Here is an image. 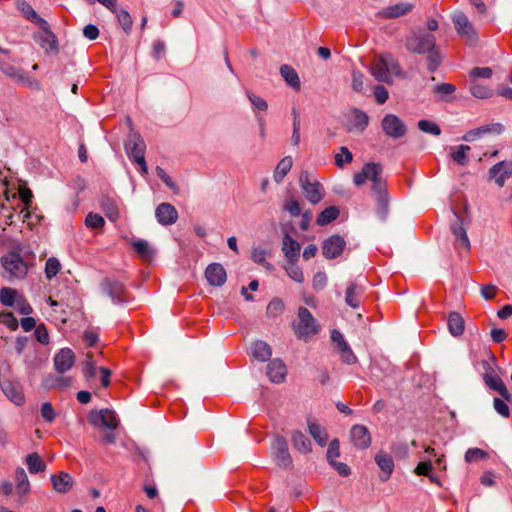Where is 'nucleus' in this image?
I'll list each match as a JSON object with an SVG mask.
<instances>
[{"label":"nucleus","mask_w":512,"mask_h":512,"mask_svg":"<svg viewBox=\"0 0 512 512\" xmlns=\"http://www.w3.org/2000/svg\"><path fill=\"white\" fill-rule=\"evenodd\" d=\"M367 180L372 182V191L376 195L377 212L381 218L388 213V191L386 180L382 177V166L378 163H367L362 170L354 175L356 186L363 185Z\"/></svg>","instance_id":"f257e3e1"},{"label":"nucleus","mask_w":512,"mask_h":512,"mask_svg":"<svg viewBox=\"0 0 512 512\" xmlns=\"http://www.w3.org/2000/svg\"><path fill=\"white\" fill-rule=\"evenodd\" d=\"M495 365L496 358L494 356H490L488 360L481 361V366L484 369L483 380L490 389L497 391L505 401L510 402L512 395L506 388L504 382L495 372Z\"/></svg>","instance_id":"f03ea898"},{"label":"nucleus","mask_w":512,"mask_h":512,"mask_svg":"<svg viewBox=\"0 0 512 512\" xmlns=\"http://www.w3.org/2000/svg\"><path fill=\"white\" fill-rule=\"evenodd\" d=\"M1 264L4 269L3 276L9 281L13 279H24L28 273V264L19 253L9 252L1 257Z\"/></svg>","instance_id":"7ed1b4c3"},{"label":"nucleus","mask_w":512,"mask_h":512,"mask_svg":"<svg viewBox=\"0 0 512 512\" xmlns=\"http://www.w3.org/2000/svg\"><path fill=\"white\" fill-rule=\"evenodd\" d=\"M292 328L296 337L301 340H307L320 330L316 319L305 307L298 309V321L293 323Z\"/></svg>","instance_id":"20e7f679"},{"label":"nucleus","mask_w":512,"mask_h":512,"mask_svg":"<svg viewBox=\"0 0 512 512\" xmlns=\"http://www.w3.org/2000/svg\"><path fill=\"white\" fill-rule=\"evenodd\" d=\"M435 45V37L421 29L411 31L405 40L407 50L416 54H425L435 48Z\"/></svg>","instance_id":"39448f33"},{"label":"nucleus","mask_w":512,"mask_h":512,"mask_svg":"<svg viewBox=\"0 0 512 512\" xmlns=\"http://www.w3.org/2000/svg\"><path fill=\"white\" fill-rule=\"evenodd\" d=\"M145 149L143 138L138 133L131 132L125 143V151L127 156L140 166L141 173L144 175L148 173L144 156Z\"/></svg>","instance_id":"423d86ee"},{"label":"nucleus","mask_w":512,"mask_h":512,"mask_svg":"<svg viewBox=\"0 0 512 512\" xmlns=\"http://www.w3.org/2000/svg\"><path fill=\"white\" fill-rule=\"evenodd\" d=\"M100 287L102 292L116 305H123L131 300L125 285L114 278H105Z\"/></svg>","instance_id":"0eeeda50"},{"label":"nucleus","mask_w":512,"mask_h":512,"mask_svg":"<svg viewBox=\"0 0 512 512\" xmlns=\"http://www.w3.org/2000/svg\"><path fill=\"white\" fill-rule=\"evenodd\" d=\"M456 218L450 226V230L454 236V248L458 253L469 252L471 248L470 240L464 227L463 220L456 212H453Z\"/></svg>","instance_id":"6e6552de"},{"label":"nucleus","mask_w":512,"mask_h":512,"mask_svg":"<svg viewBox=\"0 0 512 512\" xmlns=\"http://www.w3.org/2000/svg\"><path fill=\"white\" fill-rule=\"evenodd\" d=\"M299 182L306 199L310 203L317 204L322 200L324 196L323 186L317 181L312 182L307 172L301 173Z\"/></svg>","instance_id":"1a4fd4ad"},{"label":"nucleus","mask_w":512,"mask_h":512,"mask_svg":"<svg viewBox=\"0 0 512 512\" xmlns=\"http://www.w3.org/2000/svg\"><path fill=\"white\" fill-rule=\"evenodd\" d=\"M383 132L393 139L402 138L407 131L405 123L394 114H387L381 122Z\"/></svg>","instance_id":"9d476101"},{"label":"nucleus","mask_w":512,"mask_h":512,"mask_svg":"<svg viewBox=\"0 0 512 512\" xmlns=\"http://www.w3.org/2000/svg\"><path fill=\"white\" fill-rule=\"evenodd\" d=\"M89 422L95 427H104L114 430L119 425V420L114 411L109 409H101L100 411H93L89 415Z\"/></svg>","instance_id":"9b49d317"},{"label":"nucleus","mask_w":512,"mask_h":512,"mask_svg":"<svg viewBox=\"0 0 512 512\" xmlns=\"http://www.w3.org/2000/svg\"><path fill=\"white\" fill-rule=\"evenodd\" d=\"M42 31L35 36V41L45 50L46 53L58 52L57 39L54 33L49 29L48 23L44 19H39Z\"/></svg>","instance_id":"f8f14e48"},{"label":"nucleus","mask_w":512,"mask_h":512,"mask_svg":"<svg viewBox=\"0 0 512 512\" xmlns=\"http://www.w3.org/2000/svg\"><path fill=\"white\" fill-rule=\"evenodd\" d=\"M370 71L377 81L386 84L393 83V77L388 71L387 54L376 56L371 64Z\"/></svg>","instance_id":"ddd939ff"},{"label":"nucleus","mask_w":512,"mask_h":512,"mask_svg":"<svg viewBox=\"0 0 512 512\" xmlns=\"http://www.w3.org/2000/svg\"><path fill=\"white\" fill-rule=\"evenodd\" d=\"M331 339L336 346L337 352L340 354L341 360L346 364H354L357 358L351 350L349 344L344 339V336L338 330H333Z\"/></svg>","instance_id":"4468645a"},{"label":"nucleus","mask_w":512,"mask_h":512,"mask_svg":"<svg viewBox=\"0 0 512 512\" xmlns=\"http://www.w3.org/2000/svg\"><path fill=\"white\" fill-rule=\"evenodd\" d=\"M346 246V242L340 235H332L325 239L322 244V253L327 259H334L340 256Z\"/></svg>","instance_id":"2eb2a0df"},{"label":"nucleus","mask_w":512,"mask_h":512,"mask_svg":"<svg viewBox=\"0 0 512 512\" xmlns=\"http://www.w3.org/2000/svg\"><path fill=\"white\" fill-rule=\"evenodd\" d=\"M414 8L410 2H399L381 9L377 15L383 19H394L409 14Z\"/></svg>","instance_id":"dca6fc26"},{"label":"nucleus","mask_w":512,"mask_h":512,"mask_svg":"<svg viewBox=\"0 0 512 512\" xmlns=\"http://www.w3.org/2000/svg\"><path fill=\"white\" fill-rule=\"evenodd\" d=\"M275 450V460L278 466L288 468L292 464V459L288 450V445L285 438L278 436L273 443Z\"/></svg>","instance_id":"f3484780"},{"label":"nucleus","mask_w":512,"mask_h":512,"mask_svg":"<svg viewBox=\"0 0 512 512\" xmlns=\"http://www.w3.org/2000/svg\"><path fill=\"white\" fill-rule=\"evenodd\" d=\"M155 216L161 225L168 226L176 223L178 212L172 204L164 202L157 206Z\"/></svg>","instance_id":"a211bd4d"},{"label":"nucleus","mask_w":512,"mask_h":512,"mask_svg":"<svg viewBox=\"0 0 512 512\" xmlns=\"http://www.w3.org/2000/svg\"><path fill=\"white\" fill-rule=\"evenodd\" d=\"M489 176L494 179L499 187H503L506 179L512 176V160L509 162L501 161L495 164L489 170Z\"/></svg>","instance_id":"6ab92c4d"},{"label":"nucleus","mask_w":512,"mask_h":512,"mask_svg":"<svg viewBox=\"0 0 512 512\" xmlns=\"http://www.w3.org/2000/svg\"><path fill=\"white\" fill-rule=\"evenodd\" d=\"M75 363V354L70 348L61 349L54 357V367L59 374L70 370Z\"/></svg>","instance_id":"aec40b11"},{"label":"nucleus","mask_w":512,"mask_h":512,"mask_svg":"<svg viewBox=\"0 0 512 512\" xmlns=\"http://www.w3.org/2000/svg\"><path fill=\"white\" fill-rule=\"evenodd\" d=\"M205 277L212 286L220 287L227 279L226 270L219 263H212L205 270Z\"/></svg>","instance_id":"412c9836"},{"label":"nucleus","mask_w":512,"mask_h":512,"mask_svg":"<svg viewBox=\"0 0 512 512\" xmlns=\"http://www.w3.org/2000/svg\"><path fill=\"white\" fill-rule=\"evenodd\" d=\"M453 23L457 32L465 37L467 40L473 41L475 39V32L472 24L467 16L462 12H457L453 15Z\"/></svg>","instance_id":"4be33fe9"},{"label":"nucleus","mask_w":512,"mask_h":512,"mask_svg":"<svg viewBox=\"0 0 512 512\" xmlns=\"http://www.w3.org/2000/svg\"><path fill=\"white\" fill-rule=\"evenodd\" d=\"M350 437L354 446L360 449L368 448L371 443L369 430L364 425H354L351 428Z\"/></svg>","instance_id":"5701e85b"},{"label":"nucleus","mask_w":512,"mask_h":512,"mask_svg":"<svg viewBox=\"0 0 512 512\" xmlns=\"http://www.w3.org/2000/svg\"><path fill=\"white\" fill-rule=\"evenodd\" d=\"M369 123L368 115L360 109H353L347 123V130L352 132H363Z\"/></svg>","instance_id":"b1692460"},{"label":"nucleus","mask_w":512,"mask_h":512,"mask_svg":"<svg viewBox=\"0 0 512 512\" xmlns=\"http://www.w3.org/2000/svg\"><path fill=\"white\" fill-rule=\"evenodd\" d=\"M266 374L271 382L282 383L287 375L286 365L280 359H273L267 365Z\"/></svg>","instance_id":"393cba45"},{"label":"nucleus","mask_w":512,"mask_h":512,"mask_svg":"<svg viewBox=\"0 0 512 512\" xmlns=\"http://www.w3.org/2000/svg\"><path fill=\"white\" fill-rule=\"evenodd\" d=\"M503 130H504V127L500 123L487 124V125H484V126H481V127H478L476 129L466 132L463 135L462 139L464 141L471 142V141H474L477 138L482 137L483 135L488 134V133L500 134V133H502Z\"/></svg>","instance_id":"a878e982"},{"label":"nucleus","mask_w":512,"mask_h":512,"mask_svg":"<svg viewBox=\"0 0 512 512\" xmlns=\"http://www.w3.org/2000/svg\"><path fill=\"white\" fill-rule=\"evenodd\" d=\"M0 386L4 394L16 405H21L24 402V396L19 385L11 382L10 380H0Z\"/></svg>","instance_id":"bb28decb"},{"label":"nucleus","mask_w":512,"mask_h":512,"mask_svg":"<svg viewBox=\"0 0 512 512\" xmlns=\"http://www.w3.org/2000/svg\"><path fill=\"white\" fill-rule=\"evenodd\" d=\"M51 482L53 489L58 493L69 492L74 484L73 478L66 472L51 475Z\"/></svg>","instance_id":"cd10ccee"},{"label":"nucleus","mask_w":512,"mask_h":512,"mask_svg":"<svg viewBox=\"0 0 512 512\" xmlns=\"http://www.w3.org/2000/svg\"><path fill=\"white\" fill-rule=\"evenodd\" d=\"M300 244L290 235L285 234L282 241V251L288 261H297L300 255Z\"/></svg>","instance_id":"c85d7f7f"},{"label":"nucleus","mask_w":512,"mask_h":512,"mask_svg":"<svg viewBox=\"0 0 512 512\" xmlns=\"http://www.w3.org/2000/svg\"><path fill=\"white\" fill-rule=\"evenodd\" d=\"M364 293V288L355 283L351 282L345 291V302L352 308H358L361 303V297Z\"/></svg>","instance_id":"c756f323"},{"label":"nucleus","mask_w":512,"mask_h":512,"mask_svg":"<svg viewBox=\"0 0 512 512\" xmlns=\"http://www.w3.org/2000/svg\"><path fill=\"white\" fill-rule=\"evenodd\" d=\"M375 461L383 473V475L380 476V479L382 481H387L394 469L392 457L387 453H379L375 456Z\"/></svg>","instance_id":"7c9ffc66"},{"label":"nucleus","mask_w":512,"mask_h":512,"mask_svg":"<svg viewBox=\"0 0 512 512\" xmlns=\"http://www.w3.org/2000/svg\"><path fill=\"white\" fill-rule=\"evenodd\" d=\"M448 330L453 336H460L465 329V322L462 316L457 312H451L448 316Z\"/></svg>","instance_id":"2f4dec72"},{"label":"nucleus","mask_w":512,"mask_h":512,"mask_svg":"<svg viewBox=\"0 0 512 512\" xmlns=\"http://www.w3.org/2000/svg\"><path fill=\"white\" fill-rule=\"evenodd\" d=\"M251 350L253 357L261 362L269 360L272 355L271 347L261 340L254 342Z\"/></svg>","instance_id":"473e14b6"},{"label":"nucleus","mask_w":512,"mask_h":512,"mask_svg":"<svg viewBox=\"0 0 512 512\" xmlns=\"http://www.w3.org/2000/svg\"><path fill=\"white\" fill-rule=\"evenodd\" d=\"M101 208L103 212L105 213L106 217L112 221L116 222L120 217V212L118 205L115 200L105 197L102 198L100 202Z\"/></svg>","instance_id":"72a5a7b5"},{"label":"nucleus","mask_w":512,"mask_h":512,"mask_svg":"<svg viewBox=\"0 0 512 512\" xmlns=\"http://www.w3.org/2000/svg\"><path fill=\"white\" fill-rule=\"evenodd\" d=\"M292 165H293V160H292L291 156H285L284 158H282L274 170V174H273L274 181L276 183L282 182L284 177L291 170Z\"/></svg>","instance_id":"f704fd0d"},{"label":"nucleus","mask_w":512,"mask_h":512,"mask_svg":"<svg viewBox=\"0 0 512 512\" xmlns=\"http://www.w3.org/2000/svg\"><path fill=\"white\" fill-rule=\"evenodd\" d=\"M281 76L295 90H299L301 83L296 70L290 65L284 64L280 67Z\"/></svg>","instance_id":"c9c22d12"},{"label":"nucleus","mask_w":512,"mask_h":512,"mask_svg":"<svg viewBox=\"0 0 512 512\" xmlns=\"http://www.w3.org/2000/svg\"><path fill=\"white\" fill-rule=\"evenodd\" d=\"M72 381H73L72 377H69V376L49 375L44 379L43 383L46 388L62 389V388L69 387L72 384Z\"/></svg>","instance_id":"e433bc0d"},{"label":"nucleus","mask_w":512,"mask_h":512,"mask_svg":"<svg viewBox=\"0 0 512 512\" xmlns=\"http://www.w3.org/2000/svg\"><path fill=\"white\" fill-rule=\"evenodd\" d=\"M309 433L314 440L320 445L325 446L328 441V434L326 430L319 424L309 421L308 422Z\"/></svg>","instance_id":"4c0bfd02"},{"label":"nucleus","mask_w":512,"mask_h":512,"mask_svg":"<svg viewBox=\"0 0 512 512\" xmlns=\"http://www.w3.org/2000/svg\"><path fill=\"white\" fill-rule=\"evenodd\" d=\"M26 464L31 474L43 472L46 469V464L41 459L38 453H30L26 456Z\"/></svg>","instance_id":"58836bf2"},{"label":"nucleus","mask_w":512,"mask_h":512,"mask_svg":"<svg viewBox=\"0 0 512 512\" xmlns=\"http://www.w3.org/2000/svg\"><path fill=\"white\" fill-rule=\"evenodd\" d=\"M287 275L295 282L302 284L305 280L302 268L297 264V261H288L284 266Z\"/></svg>","instance_id":"ea45409f"},{"label":"nucleus","mask_w":512,"mask_h":512,"mask_svg":"<svg viewBox=\"0 0 512 512\" xmlns=\"http://www.w3.org/2000/svg\"><path fill=\"white\" fill-rule=\"evenodd\" d=\"M15 479L17 482V492L20 495H26L30 491V483L25 470L21 467L15 471Z\"/></svg>","instance_id":"a19ab883"},{"label":"nucleus","mask_w":512,"mask_h":512,"mask_svg":"<svg viewBox=\"0 0 512 512\" xmlns=\"http://www.w3.org/2000/svg\"><path fill=\"white\" fill-rule=\"evenodd\" d=\"M292 443L294 448L302 453H308L311 451L310 440L300 431H295L292 434Z\"/></svg>","instance_id":"79ce46f5"},{"label":"nucleus","mask_w":512,"mask_h":512,"mask_svg":"<svg viewBox=\"0 0 512 512\" xmlns=\"http://www.w3.org/2000/svg\"><path fill=\"white\" fill-rule=\"evenodd\" d=\"M339 215V210L335 206L324 209L317 217L316 222L318 225H326L335 220Z\"/></svg>","instance_id":"37998d69"},{"label":"nucleus","mask_w":512,"mask_h":512,"mask_svg":"<svg viewBox=\"0 0 512 512\" xmlns=\"http://www.w3.org/2000/svg\"><path fill=\"white\" fill-rule=\"evenodd\" d=\"M16 6L23 13V15L30 21H35L39 23V19H42L40 16H38V14L32 8V6L25 0H17Z\"/></svg>","instance_id":"c03bdc74"},{"label":"nucleus","mask_w":512,"mask_h":512,"mask_svg":"<svg viewBox=\"0 0 512 512\" xmlns=\"http://www.w3.org/2000/svg\"><path fill=\"white\" fill-rule=\"evenodd\" d=\"M114 13L116 14L117 20L121 25L122 29L128 34L131 31L133 25L131 15L129 14L128 11L124 9L118 10L117 8L116 12Z\"/></svg>","instance_id":"a18cd8bd"},{"label":"nucleus","mask_w":512,"mask_h":512,"mask_svg":"<svg viewBox=\"0 0 512 512\" xmlns=\"http://www.w3.org/2000/svg\"><path fill=\"white\" fill-rule=\"evenodd\" d=\"M17 296V290L10 287H3L0 289V302L8 307H12L15 304Z\"/></svg>","instance_id":"49530a36"},{"label":"nucleus","mask_w":512,"mask_h":512,"mask_svg":"<svg viewBox=\"0 0 512 512\" xmlns=\"http://www.w3.org/2000/svg\"><path fill=\"white\" fill-rule=\"evenodd\" d=\"M470 92L474 97L479 99H486L493 95V92L490 88L474 81L470 85Z\"/></svg>","instance_id":"de8ad7c7"},{"label":"nucleus","mask_w":512,"mask_h":512,"mask_svg":"<svg viewBox=\"0 0 512 512\" xmlns=\"http://www.w3.org/2000/svg\"><path fill=\"white\" fill-rule=\"evenodd\" d=\"M61 269V264L59 260L55 257H50L47 259L45 264V275L47 279H52L55 277Z\"/></svg>","instance_id":"09e8293b"},{"label":"nucleus","mask_w":512,"mask_h":512,"mask_svg":"<svg viewBox=\"0 0 512 512\" xmlns=\"http://www.w3.org/2000/svg\"><path fill=\"white\" fill-rule=\"evenodd\" d=\"M284 311V302L279 298L272 299L266 309L269 317H277Z\"/></svg>","instance_id":"8fccbe9b"},{"label":"nucleus","mask_w":512,"mask_h":512,"mask_svg":"<svg viewBox=\"0 0 512 512\" xmlns=\"http://www.w3.org/2000/svg\"><path fill=\"white\" fill-rule=\"evenodd\" d=\"M85 225L91 229H99L105 225V220L100 214L90 212L86 216Z\"/></svg>","instance_id":"3c124183"},{"label":"nucleus","mask_w":512,"mask_h":512,"mask_svg":"<svg viewBox=\"0 0 512 512\" xmlns=\"http://www.w3.org/2000/svg\"><path fill=\"white\" fill-rule=\"evenodd\" d=\"M266 255H267V252L265 249H262L259 247L253 248L252 254H251V259L255 263L263 265L267 269H272V265L266 261Z\"/></svg>","instance_id":"603ef678"},{"label":"nucleus","mask_w":512,"mask_h":512,"mask_svg":"<svg viewBox=\"0 0 512 512\" xmlns=\"http://www.w3.org/2000/svg\"><path fill=\"white\" fill-rule=\"evenodd\" d=\"M471 150V147L468 145H460L451 153L452 159L460 165H465L467 163L466 153Z\"/></svg>","instance_id":"864d4df0"},{"label":"nucleus","mask_w":512,"mask_h":512,"mask_svg":"<svg viewBox=\"0 0 512 512\" xmlns=\"http://www.w3.org/2000/svg\"><path fill=\"white\" fill-rule=\"evenodd\" d=\"M418 128L425 133H429L435 136H439L441 134L440 127L429 120H420L418 122Z\"/></svg>","instance_id":"5fc2aeb1"},{"label":"nucleus","mask_w":512,"mask_h":512,"mask_svg":"<svg viewBox=\"0 0 512 512\" xmlns=\"http://www.w3.org/2000/svg\"><path fill=\"white\" fill-rule=\"evenodd\" d=\"M83 373L86 379H92L96 376V366L93 361L91 353L86 355V360L83 364Z\"/></svg>","instance_id":"6e6d98bb"},{"label":"nucleus","mask_w":512,"mask_h":512,"mask_svg":"<svg viewBox=\"0 0 512 512\" xmlns=\"http://www.w3.org/2000/svg\"><path fill=\"white\" fill-rule=\"evenodd\" d=\"M134 250L145 259H148L152 256V250L149 247V244L145 240H138L133 242Z\"/></svg>","instance_id":"4d7b16f0"},{"label":"nucleus","mask_w":512,"mask_h":512,"mask_svg":"<svg viewBox=\"0 0 512 512\" xmlns=\"http://www.w3.org/2000/svg\"><path fill=\"white\" fill-rule=\"evenodd\" d=\"M487 453L480 448H470L465 453V461L468 463L476 462L480 459H485Z\"/></svg>","instance_id":"13d9d810"},{"label":"nucleus","mask_w":512,"mask_h":512,"mask_svg":"<svg viewBox=\"0 0 512 512\" xmlns=\"http://www.w3.org/2000/svg\"><path fill=\"white\" fill-rule=\"evenodd\" d=\"M426 53H428V57H427L428 69L431 72H433L441 64V56L435 48H432L430 51H427Z\"/></svg>","instance_id":"bf43d9fd"},{"label":"nucleus","mask_w":512,"mask_h":512,"mask_svg":"<svg viewBox=\"0 0 512 512\" xmlns=\"http://www.w3.org/2000/svg\"><path fill=\"white\" fill-rule=\"evenodd\" d=\"M0 324H4L10 330H16L18 328V320L13 316L11 312L0 313Z\"/></svg>","instance_id":"052dcab7"},{"label":"nucleus","mask_w":512,"mask_h":512,"mask_svg":"<svg viewBox=\"0 0 512 512\" xmlns=\"http://www.w3.org/2000/svg\"><path fill=\"white\" fill-rule=\"evenodd\" d=\"M247 96L254 109L259 111H266L268 109V104L262 97L250 92H247Z\"/></svg>","instance_id":"680f3d73"},{"label":"nucleus","mask_w":512,"mask_h":512,"mask_svg":"<svg viewBox=\"0 0 512 512\" xmlns=\"http://www.w3.org/2000/svg\"><path fill=\"white\" fill-rule=\"evenodd\" d=\"M0 68H1L2 72L10 78L17 79V80L23 79V75L21 74V72L9 63H2L0 65Z\"/></svg>","instance_id":"e2e57ef3"},{"label":"nucleus","mask_w":512,"mask_h":512,"mask_svg":"<svg viewBox=\"0 0 512 512\" xmlns=\"http://www.w3.org/2000/svg\"><path fill=\"white\" fill-rule=\"evenodd\" d=\"M493 406L496 412L504 418H508L510 416V409L506 402L500 398H494Z\"/></svg>","instance_id":"0e129e2a"},{"label":"nucleus","mask_w":512,"mask_h":512,"mask_svg":"<svg viewBox=\"0 0 512 512\" xmlns=\"http://www.w3.org/2000/svg\"><path fill=\"white\" fill-rule=\"evenodd\" d=\"M387 63H388V71L391 75L402 76V69L398 63V61L389 53H387Z\"/></svg>","instance_id":"69168bd1"},{"label":"nucleus","mask_w":512,"mask_h":512,"mask_svg":"<svg viewBox=\"0 0 512 512\" xmlns=\"http://www.w3.org/2000/svg\"><path fill=\"white\" fill-rule=\"evenodd\" d=\"M327 284V276L324 272H317L313 276L312 287L314 290L319 291L324 289Z\"/></svg>","instance_id":"338daca9"},{"label":"nucleus","mask_w":512,"mask_h":512,"mask_svg":"<svg viewBox=\"0 0 512 512\" xmlns=\"http://www.w3.org/2000/svg\"><path fill=\"white\" fill-rule=\"evenodd\" d=\"M352 88L355 92H361L364 88V75L360 71L352 72Z\"/></svg>","instance_id":"774afa93"}]
</instances>
